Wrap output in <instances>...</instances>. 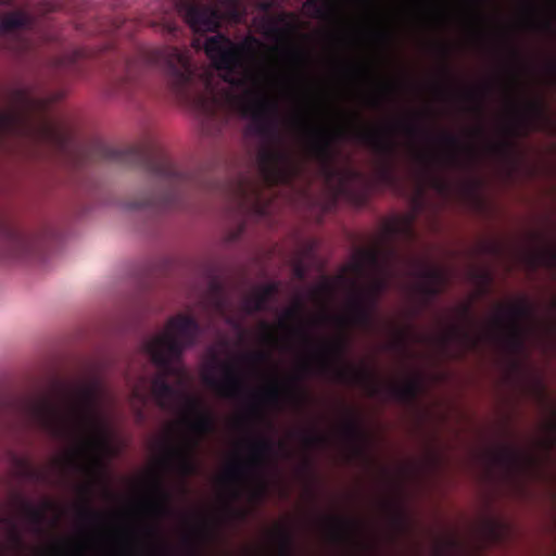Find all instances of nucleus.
<instances>
[{
  "label": "nucleus",
  "mask_w": 556,
  "mask_h": 556,
  "mask_svg": "<svg viewBox=\"0 0 556 556\" xmlns=\"http://www.w3.org/2000/svg\"><path fill=\"white\" fill-rule=\"evenodd\" d=\"M204 51L215 67L225 72L224 79L229 85L219 94L211 90L207 97H200L206 116L216 117L220 110H235L249 117V130L267 143L257 154L260 180L238 179L229 191L231 205L241 215L267 217L270 202L265 198L263 187L291 185L301 173V163L282 146L273 106L260 94L255 76L244 65L242 48L235 46L224 34H215L205 40Z\"/></svg>",
  "instance_id": "obj_1"
},
{
  "label": "nucleus",
  "mask_w": 556,
  "mask_h": 556,
  "mask_svg": "<svg viewBox=\"0 0 556 556\" xmlns=\"http://www.w3.org/2000/svg\"><path fill=\"white\" fill-rule=\"evenodd\" d=\"M54 389L68 400L66 416L52 396L28 399L24 406L39 428L74 443L66 459L72 468L96 475L103 466V455L111 448L110 424L102 408L106 387L102 378L94 376L75 388L54 382Z\"/></svg>",
  "instance_id": "obj_2"
},
{
  "label": "nucleus",
  "mask_w": 556,
  "mask_h": 556,
  "mask_svg": "<svg viewBox=\"0 0 556 556\" xmlns=\"http://www.w3.org/2000/svg\"><path fill=\"white\" fill-rule=\"evenodd\" d=\"M43 131L62 152H76L81 160H109L127 166H140L149 173L159 182V188L134 202L131 206L179 208L187 205V199L193 190L205 187L201 176L178 167L167 153L153 143L114 149L97 141L89 147H78L72 130L51 121H43Z\"/></svg>",
  "instance_id": "obj_3"
},
{
  "label": "nucleus",
  "mask_w": 556,
  "mask_h": 556,
  "mask_svg": "<svg viewBox=\"0 0 556 556\" xmlns=\"http://www.w3.org/2000/svg\"><path fill=\"white\" fill-rule=\"evenodd\" d=\"M301 124L305 127L308 139L305 144V151L309 159L315 160L326 180L337 178L338 189L346 192L349 184L354 178L362 177L361 172L353 167L339 169L336 166V160L339 156L337 147L340 138H354L365 147H369L376 154V178L382 185H394L395 177V156L399 146L388 129H364V127H355V129H337L331 130L323 125L313 123L309 116L301 119Z\"/></svg>",
  "instance_id": "obj_4"
},
{
  "label": "nucleus",
  "mask_w": 556,
  "mask_h": 556,
  "mask_svg": "<svg viewBox=\"0 0 556 556\" xmlns=\"http://www.w3.org/2000/svg\"><path fill=\"white\" fill-rule=\"evenodd\" d=\"M202 328L193 315L177 313L169 317L161 333L146 341L144 349L157 371L150 380V392L160 407L168 409L176 402L179 392L169 384V375L179 372L176 363L182 357L185 349L198 341Z\"/></svg>",
  "instance_id": "obj_5"
},
{
  "label": "nucleus",
  "mask_w": 556,
  "mask_h": 556,
  "mask_svg": "<svg viewBox=\"0 0 556 556\" xmlns=\"http://www.w3.org/2000/svg\"><path fill=\"white\" fill-rule=\"evenodd\" d=\"M349 350L346 338H338L332 341H324L315 357L319 363L321 371H331L332 377L341 383H354L362 386L369 395H380L387 391L388 395L402 403L416 402L421 389L422 380L419 376L408 378L402 384H380L376 374L369 368H355V366H338V363L344 361Z\"/></svg>",
  "instance_id": "obj_6"
},
{
  "label": "nucleus",
  "mask_w": 556,
  "mask_h": 556,
  "mask_svg": "<svg viewBox=\"0 0 556 556\" xmlns=\"http://www.w3.org/2000/svg\"><path fill=\"white\" fill-rule=\"evenodd\" d=\"M147 60L153 65L163 67L169 89L176 96L177 100H193V86L195 79V70L186 52H181L173 46L156 48L148 53Z\"/></svg>",
  "instance_id": "obj_7"
},
{
  "label": "nucleus",
  "mask_w": 556,
  "mask_h": 556,
  "mask_svg": "<svg viewBox=\"0 0 556 556\" xmlns=\"http://www.w3.org/2000/svg\"><path fill=\"white\" fill-rule=\"evenodd\" d=\"M338 283H349L352 289V295L349 302L350 314L348 317H334L336 321L339 325H349V323H352V325H358V327H374L368 285L361 287L356 280L348 279L345 273L338 275L336 280H321L319 285L311 289V296H333L337 292Z\"/></svg>",
  "instance_id": "obj_8"
},
{
  "label": "nucleus",
  "mask_w": 556,
  "mask_h": 556,
  "mask_svg": "<svg viewBox=\"0 0 556 556\" xmlns=\"http://www.w3.org/2000/svg\"><path fill=\"white\" fill-rule=\"evenodd\" d=\"M533 314L532 305L522 299L519 303H514L508 307H500L493 317L492 324L497 328H504V333L497 336V339L508 353L517 355L525 351L528 331L523 326V320L532 318Z\"/></svg>",
  "instance_id": "obj_9"
},
{
  "label": "nucleus",
  "mask_w": 556,
  "mask_h": 556,
  "mask_svg": "<svg viewBox=\"0 0 556 556\" xmlns=\"http://www.w3.org/2000/svg\"><path fill=\"white\" fill-rule=\"evenodd\" d=\"M350 268L355 271V274H359V276L366 274L368 269H371L372 271L367 283V288L370 301L371 319L375 325L380 299L391 283L393 270L381 263L378 250H362V252L356 254Z\"/></svg>",
  "instance_id": "obj_10"
},
{
  "label": "nucleus",
  "mask_w": 556,
  "mask_h": 556,
  "mask_svg": "<svg viewBox=\"0 0 556 556\" xmlns=\"http://www.w3.org/2000/svg\"><path fill=\"white\" fill-rule=\"evenodd\" d=\"M211 369H219L222 371L220 378H217L212 371H205L203 380L206 386L213 388L218 395L228 397V400H241L243 395H247L249 391L247 378H244L242 371L239 370L236 364L222 362L219 357L213 356Z\"/></svg>",
  "instance_id": "obj_11"
},
{
  "label": "nucleus",
  "mask_w": 556,
  "mask_h": 556,
  "mask_svg": "<svg viewBox=\"0 0 556 556\" xmlns=\"http://www.w3.org/2000/svg\"><path fill=\"white\" fill-rule=\"evenodd\" d=\"M413 275L417 280L410 286V292L421 308L429 306L434 298L440 296L450 280L446 270L440 266H422Z\"/></svg>",
  "instance_id": "obj_12"
},
{
  "label": "nucleus",
  "mask_w": 556,
  "mask_h": 556,
  "mask_svg": "<svg viewBox=\"0 0 556 556\" xmlns=\"http://www.w3.org/2000/svg\"><path fill=\"white\" fill-rule=\"evenodd\" d=\"M250 455L247 463H231L228 465L225 471V477L229 480H240V478L247 477L251 468H263L271 456L276 452V443L268 439V437H255L249 442Z\"/></svg>",
  "instance_id": "obj_13"
},
{
  "label": "nucleus",
  "mask_w": 556,
  "mask_h": 556,
  "mask_svg": "<svg viewBox=\"0 0 556 556\" xmlns=\"http://www.w3.org/2000/svg\"><path fill=\"white\" fill-rule=\"evenodd\" d=\"M198 444V441H187V443L177 445L168 437L163 442V464L173 466L182 477L193 475V472H197L194 452Z\"/></svg>",
  "instance_id": "obj_14"
},
{
  "label": "nucleus",
  "mask_w": 556,
  "mask_h": 556,
  "mask_svg": "<svg viewBox=\"0 0 556 556\" xmlns=\"http://www.w3.org/2000/svg\"><path fill=\"white\" fill-rule=\"evenodd\" d=\"M179 11L194 33L218 30L220 26L222 15L218 9L212 5H201L194 0H187L180 3Z\"/></svg>",
  "instance_id": "obj_15"
},
{
  "label": "nucleus",
  "mask_w": 556,
  "mask_h": 556,
  "mask_svg": "<svg viewBox=\"0 0 556 556\" xmlns=\"http://www.w3.org/2000/svg\"><path fill=\"white\" fill-rule=\"evenodd\" d=\"M18 97L22 105L20 113H14V111L0 113V141L5 134L17 130L18 126L27 119V114L31 110H46L50 102V100L33 99L28 92H23V90L18 92Z\"/></svg>",
  "instance_id": "obj_16"
},
{
  "label": "nucleus",
  "mask_w": 556,
  "mask_h": 556,
  "mask_svg": "<svg viewBox=\"0 0 556 556\" xmlns=\"http://www.w3.org/2000/svg\"><path fill=\"white\" fill-rule=\"evenodd\" d=\"M182 419L190 430L201 433V435L215 430L216 427L214 415L195 396H186Z\"/></svg>",
  "instance_id": "obj_17"
},
{
  "label": "nucleus",
  "mask_w": 556,
  "mask_h": 556,
  "mask_svg": "<svg viewBox=\"0 0 556 556\" xmlns=\"http://www.w3.org/2000/svg\"><path fill=\"white\" fill-rule=\"evenodd\" d=\"M440 141L448 147L445 160L454 166H469L476 159V149L472 146H464L457 135L453 132H442Z\"/></svg>",
  "instance_id": "obj_18"
},
{
  "label": "nucleus",
  "mask_w": 556,
  "mask_h": 556,
  "mask_svg": "<svg viewBox=\"0 0 556 556\" xmlns=\"http://www.w3.org/2000/svg\"><path fill=\"white\" fill-rule=\"evenodd\" d=\"M280 282L278 280H271L270 282H265L251 293L247 295L241 301L242 311L247 312V314H254V312L266 311L268 303L271 298L276 296L277 292H279Z\"/></svg>",
  "instance_id": "obj_19"
},
{
  "label": "nucleus",
  "mask_w": 556,
  "mask_h": 556,
  "mask_svg": "<svg viewBox=\"0 0 556 556\" xmlns=\"http://www.w3.org/2000/svg\"><path fill=\"white\" fill-rule=\"evenodd\" d=\"M549 122L547 108L542 99L529 100L519 114L517 126H521L529 130V128H543Z\"/></svg>",
  "instance_id": "obj_20"
},
{
  "label": "nucleus",
  "mask_w": 556,
  "mask_h": 556,
  "mask_svg": "<svg viewBox=\"0 0 556 556\" xmlns=\"http://www.w3.org/2000/svg\"><path fill=\"white\" fill-rule=\"evenodd\" d=\"M152 491L156 495L154 500L144 503L152 515L156 517H169L173 515L174 507L172 506L173 493L164 485V481L160 477H155L152 481Z\"/></svg>",
  "instance_id": "obj_21"
},
{
  "label": "nucleus",
  "mask_w": 556,
  "mask_h": 556,
  "mask_svg": "<svg viewBox=\"0 0 556 556\" xmlns=\"http://www.w3.org/2000/svg\"><path fill=\"white\" fill-rule=\"evenodd\" d=\"M457 341L465 351H468V349H476L478 344L481 341V338L479 336H475L470 329H467L465 326H458V324H454L450 327L448 331H446L443 336L440 338L441 344L444 346V349H447L450 342ZM460 353V355H464V353Z\"/></svg>",
  "instance_id": "obj_22"
},
{
  "label": "nucleus",
  "mask_w": 556,
  "mask_h": 556,
  "mask_svg": "<svg viewBox=\"0 0 556 556\" xmlns=\"http://www.w3.org/2000/svg\"><path fill=\"white\" fill-rule=\"evenodd\" d=\"M0 241H2L9 250H21V248L26 245L28 240L12 219L0 214Z\"/></svg>",
  "instance_id": "obj_23"
},
{
  "label": "nucleus",
  "mask_w": 556,
  "mask_h": 556,
  "mask_svg": "<svg viewBox=\"0 0 556 556\" xmlns=\"http://www.w3.org/2000/svg\"><path fill=\"white\" fill-rule=\"evenodd\" d=\"M329 527V536L333 541H353L357 529V521L351 518H340V516H330L327 518Z\"/></svg>",
  "instance_id": "obj_24"
},
{
  "label": "nucleus",
  "mask_w": 556,
  "mask_h": 556,
  "mask_svg": "<svg viewBox=\"0 0 556 556\" xmlns=\"http://www.w3.org/2000/svg\"><path fill=\"white\" fill-rule=\"evenodd\" d=\"M341 431L344 438L354 445L356 454H363V442L365 440V432L362 429L359 420H356V418L354 417L348 418L343 424Z\"/></svg>",
  "instance_id": "obj_25"
},
{
  "label": "nucleus",
  "mask_w": 556,
  "mask_h": 556,
  "mask_svg": "<svg viewBox=\"0 0 556 556\" xmlns=\"http://www.w3.org/2000/svg\"><path fill=\"white\" fill-rule=\"evenodd\" d=\"M17 502L24 517L33 525L40 527L46 521L47 510L51 507V502H43L41 506H34V504H30L27 500H22V497H18Z\"/></svg>",
  "instance_id": "obj_26"
},
{
  "label": "nucleus",
  "mask_w": 556,
  "mask_h": 556,
  "mask_svg": "<svg viewBox=\"0 0 556 556\" xmlns=\"http://www.w3.org/2000/svg\"><path fill=\"white\" fill-rule=\"evenodd\" d=\"M30 23L28 13L17 9L16 11H9L0 17V30L8 33V30H15V28H23Z\"/></svg>",
  "instance_id": "obj_27"
},
{
  "label": "nucleus",
  "mask_w": 556,
  "mask_h": 556,
  "mask_svg": "<svg viewBox=\"0 0 556 556\" xmlns=\"http://www.w3.org/2000/svg\"><path fill=\"white\" fill-rule=\"evenodd\" d=\"M275 536L278 544V556H292L295 553L294 536L287 526H277Z\"/></svg>",
  "instance_id": "obj_28"
},
{
  "label": "nucleus",
  "mask_w": 556,
  "mask_h": 556,
  "mask_svg": "<svg viewBox=\"0 0 556 556\" xmlns=\"http://www.w3.org/2000/svg\"><path fill=\"white\" fill-rule=\"evenodd\" d=\"M528 263L533 269L539 266H545L556 271V247L555 249L532 252L528 257Z\"/></svg>",
  "instance_id": "obj_29"
},
{
  "label": "nucleus",
  "mask_w": 556,
  "mask_h": 556,
  "mask_svg": "<svg viewBox=\"0 0 556 556\" xmlns=\"http://www.w3.org/2000/svg\"><path fill=\"white\" fill-rule=\"evenodd\" d=\"M208 295L215 311L224 312L228 305V298L225 287L220 280H211L208 286Z\"/></svg>",
  "instance_id": "obj_30"
},
{
  "label": "nucleus",
  "mask_w": 556,
  "mask_h": 556,
  "mask_svg": "<svg viewBox=\"0 0 556 556\" xmlns=\"http://www.w3.org/2000/svg\"><path fill=\"white\" fill-rule=\"evenodd\" d=\"M91 485H81L80 491L86 495V500L81 506L78 508V515L80 519L85 521H101L103 519V514L101 511H97L94 507L90 505L89 493L91 492Z\"/></svg>",
  "instance_id": "obj_31"
},
{
  "label": "nucleus",
  "mask_w": 556,
  "mask_h": 556,
  "mask_svg": "<svg viewBox=\"0 0 556 556\" xmlns=\"http://www.w3.org/2000/svg\"><path fill=\"white\" fill-rule=\"evenodd\" d=\"M305 301L303 296H298L294 303L288 307L279 319L280 327H286L287 320H303L305 314Z\"/></svg>",
  "instance_id": "obj_32"
},
{
  "label": "nucleus",
  "mask_w": 556,
  "mask_h": 556,
  "mask_svg": "<svg viewBox=\"0 0 556 556\" xmlns=\"http://www.w3.org/2000/svg\"><path fill=\"white\" fill-rule=\"evenodd\" d=\"M492 459L507 468H514L520 464V455L516 448L501 447L492 455Z\"/></svg>",
  "instance_id": "obj_33"
},
{
  "label": "nucleus",
  "mask_w": 556,
  "mask_h": 556,
  "mask_svg": "<svg viewBox=\"0 0 556 556\" xmlns=\"http://www.w3.org/2000/svg\"><path fill=\"white\" fill-rule=\"evenodd\" d=\"M417 160L424 165V168L427 173L431 175V185L434 189L440 190V192H446L450 189L448 184L441 179V177L433 176L432 174V162L434 157L432 155H427V153H418Z\"/></svg>",
  "instance_id": "obj_34"
},
{
  "label": "nucleus",
  "mask_w": 556,
  "mask_h": 556,
  "mask_svg": "<svg viewBox=\"0 0 556 556\" xmlns=\"http://www.w3.org/2000/svg\"><path fill=\"white\" fill-rule=\"evenodd\" d=\"M16 473L22 478H29V480H41L43 478V473L36 469L34 465H31L30 460L23 459V457H15L14 459Z\"/></svg>",
  "instance_id": "obj_35"
},
{
  "label": "nucleus",
  "mask_w": 556,
  "mask_h": 556,
  "mask_svg": "<svg viewBox=\"0 0 556 556\" xmlns=\"http://www.w3.org/2000/svg\"><path fill=\"white\" fill-rule=\"evenodd\" d=\"M139 81L138 78H136L134 70L128 68L124 76H121L114 85V90L117 93H130L132 91L134 87L138 86Z\"/></svg>",
  "instance_id": "obj_36"
},
{
  "label": "nucleus",
  "mask_w": 556,
  "mask_h": 556,
  "mask_svg": "<svg viewBox=\"0 0 556 556\" xmlns=\"http://www.w3.org/2000/svg\"><path fill=\"white\" fill-rule=\"evenodd\" d=\"M302 441L307 448H314V446H325L328 437H325L321 432H302Z\"/></svg>",
  "instance_id": "obj_37"
},
{
  "label": "nucleus",
  "mask_w": 556,
  "mask_h": 556,
  "mask_svg": "<svg viewBox=\"0 0 556 556\" xmlns=\"http://www.w3.org/2000/svg\"><path fill=\"white\" fill-rule=\"evenodd\" d=\"M131 397L138 404L137 410L140 416H143V408L149 401V394L142 387H135L131 390Z\"/></svg>",
  "instance_id": "obj_38"
},
{
  "label": "nucleus",
  "mask_w": 556,
  "mask_h": 556,
  "mask_svg": "<svg viewBox=\"0 0 556 556\" xmlns=\"http://www.w3.org/2000/svg\"><path fill=\"white\" fill-rule=\"evenodd\" d=\"M268 492V485L264 477H257L255 486L250 491L252 501H264Z\"/></svg>",
  "instance_id": "obj_39"
},
{
  "label": "nucleus",
  "mask_w": 556,
  "mask_h": 556,
  "mask_svg": "<svg viewBox=\"0 0 556 556\" xmlns=\"http://www.w3.org/2000/svg\"><path fill=\"white\" fill-rule=\"evenodd\" d=\"M289 393L296 402H304L306 393L301 387V378H293L289 383Z\"/></svg>",
  "instance_id": "obj_40"
},
{
  "label": "nucleus",
  "mask_w": 556,
  "mask_h": 556,
  "mask_svg": "<svg viewBox=\"0 0 556 556\" xmlns=\"http://www.w3.org/2000/svg\"><path fill=\"white\" fill-rule=\"evenodd\" d=\"M332 0H306L308 9H313L317 16H324L327 14L331 7Z\"/></svg>",
  "instance_id": "obj_41"
},
{
  "label": "nucleus",
  "mask_w": 556,
  "mask_h": 556,
  "mask_svg": "<svg viewBox=\"0 0 556 556\" xmlns=\"http://www.w3.org/2000/svg\"><path fill=\"white\" fill-rule=\"evenodd\" d=\"M492 150L494 152H497V154H503L504 156H509L511 154V151L514 150V143L509 141V139H504V141H500L498 143H493L491 146Z\"/></svg>",
  "instance_id": "obj_42"
},
{
  "label": "nucleus",
  "mask_w": 556,
  "mask_h": 556,
  "mask_svg": "<svg viewBox=\"0 0 556 556\" xmlns=\"http://www.w3.org/2000/svg\"><path fill=\"white\" fill-rule=\"evenodd\" d=\"M281 395V387L279 382H274L270 384V387H267L264 390V396L266 400H270V402H277V400H280Z\"/></svg>",
  "instance_id": "obj_43"
},
{
  "label": "nucleus",
  "mask_w": 556,
  "mask_h": 556,
  "mask_svg": "<svg viewBox=\"0 0 556 556\" xmlns=\"http://www.w3.org/2000/svg\"><path fill=\"white\" fill-rule=\"evenodd\" d=\"M308 273V268L304 265L303 261H295L293 265V276L298 278V280H305Z\"/></svg>",
  "instance_id": "obj_44"
},
{
  "label": "nucleus",
  "mask_w": 556,
  "mask_h": 556,
  "mask_svg": "<svg viewBox=\"0 0 556 556\" xmlns=\"http://www.w3.org/2000/svg\"><path fill=\"white\" fill-rule=\"evenodd\" d=\"M193 532L195 533V535H199L200 538L207 539L211 538L213 530L211 526H208L207 521H201L199 526H195Z\"/></svg>",
  "instance_id": "obj_45"
},
{
  "label": "nucleus",
  "mask_w": 556,
  "mask_h": 556,
  "mask_svg": "<svg viewBox=\"0 0 556 556\" xmlns=\"http://www.w3.org/2000/svg\"><path fill=\"white\" fill-rule=\"evenodd\" d=\"M475 278L480 281L482 288H488L493 280L490 270H476Z\"/></svg>",
  "instance_id": "obj_46"
},
{
  "label": "nucleus",
  "mask_w": 556,
  "mask_h": 556,
  "mask_svg": "<svg viewBox=\"0 0 556 556\" xmlns=\"http://www.w3.org/2000/svg\"><path fill=\"white\" fill-rule=\"evenodd\" d=\"M291 331L294 332V334H298L300 339H302V341L306 342L307 344H312V342H314L309 331H307L306 327L302 326V324L300 326L293 327Z\"/></svg>",
  "instance_id": "obj_47"
},
{
  "label": "nucleus",
  "mask_w": 556,
  "mask_h": 556,
  "mask_svg": "<svg viewBox=\"0 0 556 556\" xmlns=\"http://www.w3.org/2000/svg\"><path fill=\"white\" fill-rule=\"evenodd\" d=\"M466 96H467V98H469V100H475L477 110L479 112H481V110L483 108L482 106V98H483L482 90H467Z\"/></svg>",
  "instance_id": "obj_48"
},
{
  "label": "nucleus",
  "mask_w": 556,
  "mask_h": 556,
  "mask_svg": "<svg viewBox=\"0 0 556 556\" xmlns=\"http://www.w3.org/2000/svg\"><path fill=\"white\" fill-rule=\"evenodd\" d=\"M261 328H262V338L264 339V341H274L275 336H274L273 326H270V324H267V321H262Z\"/></svg>",
  "instance_id": "obj_49"
},
{
  "label": "nucleus",
  "mask_w": 556,
  "mask_h": 556,
  "mask_svg": "<svg viewBox=\"0 0 556 556\" xmlns=\"http://www.w3.org/2000/svg\"><path fill=\"white\" fill-rule=\"evenodd\" d=\"M459 314L467 323H475L471 305H463V307L459 308Z\"/></svg>",
  "instance_id": "obj_50"
},
{
  "label": "nucleus",
  "mask_w": 556,
  "mask_h": 556,
  "mask_svg": "<svg viewBox=\"0 0 556 556\" xmlns=\"http://www.w3.org/2000/svg\"><path fill=\"white\" fill-rule=\"evenodd\" d=\"M282 52L294 63H304V55L296 52V50H289L288 48V50H282Z\"/></svg>",
  "instance_id": "obj_51"
},
{
  "label": "nucleus",
  "mask_w": 556,
  "mask_h": 556,
  "mask_svg": "<svg viewBox=\"0 0 556 556\" xmlns=\"http://www.w3.org/2000/svg\"><path fill=\"white\" fill-rule=\"evenodd\" d=\"M403 130L406 131L408 136H417L419 131H426L425 129H421V127H418V125H414V123H404Z\"/></svg>",
  "instance_id": "obj_52"
},
{
  "label": "nucleus",
  "mask_w": 556,
  "mask_h": 556,
  "mask_svg": "<svg viewBox=\"0 0 556 556\" xmlns=\"http://www.w3.org/2000/svg\"><path fill=\"white\" fill-rule=\"evenodd\" d=\"M243 357L249 358V361H256V363H258V361H266V358H268V354H266V352H255L254 354H247Z\"/></svg>",
  "instance_id": "obj_53"
},
{
  "label": "nucleus",
  "mask_w": 556,
  "mask_h": 556,
  "mask_svg": "<svg viewBox=\"0 0 556 556\" xmlns=\"http://www.w3.org/2000/svg\"><path fill=\"white\" fill-rule=\"evenodd\" d=\"M148 533H149V535H152V538H156V539L162 538L159 526H150V528H148Z\"/></svg>",
  "instance_id": "obj_54"
},
{
  "label": "nucleus",
  "mask_w": 556,
  "mask_h": 556,
  "mask_svg": "<svg viewBox=\"0 0 556 556\" xmlns=\"http://www.w3.org/2000/svg\"><path fill=\"white\" fill-rule=\"evenodd\" d=\"M231 515H236L237 517H247V511H243V509H235L232 506L226 507Z\"/></svg>",
  "instance_id": "obj_55"
},
{
  "label": "nucleus",
  "mask_w": 556,
  "mask_h": 556,
  "mask_svg": "<svg viewBox=\"0 0 556 556\" xmlns=\"http://www.w3.org/2000/svg\"><path fill=\"white\" fill-rule=\"evenodd\" d=\"M227 4L233 10L235 14H238L239 0H226Z\"/></svg>",
  "instance_id": "obj_56"
},
{
  "label": "nucleus",
  "mask_w": 556,
  "mask_h": 556,
  "mask_svg": "<svg viewBox=\"0 0 556 556\" xmlns=\"http://www.w3.org/2000/svg\"><path fill=\"white\" fill-rule=\"evenodd\" d=\"M555 444H556L555 437H549V439H547V441H546L547 448H553V446H555Z\"/></svg>",
  "instance_id": "obj_57"
},
{
  "label": "nucleus",
  "mask_w": 556,
  "mask_h": 556,
  "mask_svg": "<svg viewBox=\"0 0 556 556\" xmlns=\"http://www.w3.org/2000/svg\"><path fill=\"white\" fill-rule=\"evenodd\" d=\"M12 527H13V538L16 541H22V536H21V534H18L16 526H14V523H12Z\"/></svg>",
  "instance_id": "obj_58"
},
{
  "label": "nucleus",
  "mask_w": 556,
  "mask_h": 556,
  "mask_svg": "<svg viewBox=\"0 0 556 556\" xmlns=\"http://www.w3.org/2000/svg\"><path fill=\"white\" fill-rule=\"evenodd\" d=\"M319 106L320 102H318V100H311V108H313L314 110H319Z\"/></svg>",
  "instance_id": "obj_59"
},
{
  "label": "nucleus",
  "mask_w": 556,
  "mask_h": 556,
  "mask_svg": "<svg viewBox=\"0 0 556 556\" xmlns=\"http://www.w3.org/2000/svg\"><path fill=\"white\" fill-rule=\"evenodd\" d=\"M159 552H160V556H169L168 552L165 551L164 546H161L159 548Z\"/></svg>",
  "instance_id": "obj_60"
},
{
  "label": "nucleus",
  "mask_w": 556,
  "mask_h": 556,
  "mask_svg": "<svg viewBox=\"0 0 556 556\" xmlns=\"http://www.w3.org/2000/svg\"><path fill=\"white\" fill-rule=\"evenodd\" d=\"M270 3H268V1H262L261 2V8L264 9V10H267V9H270Z\"/></svg>",
  "instance_id": "obj_61"
},
{
  "label": "nucleus",
  "mask_w": 556,
  "mask_h": 556,
  "mask_svg": "<svg viewBox=\"0 0 556 556\" xmlns=\"http://www.w3.org/2000/svg\"><path fill=\"white\" fill-rule=\"evenodd\" d=\"M191 555H192V556H202V555L200 554V552L198 551V548H195V546H192V548H191Z\"/></svg>",
  "instance_id": "obj_62"
},
{
  "label": "nucleus",
  "mask_w": 556,
  "mask_h": 556,
  "mask_svg": "<svg viewBox=\"0 0 556 556\" xmlns=\"http://www.w3.org/2000/svg\"><path fill=\"white\" fill-rule=\"evenodd\" d=\"M543 26H544L545 28H547L548 30H553V26H552L551 22H544V23H543Z\"/></svg>",
  "instance_id": "obj_63"
},
{
  "label": "nucleus",
  "mask_w": 556,
  "mask_h": 556,
  "mask_svg": "<svg viewBox=\"0 0 556 556\" xmlns=\"http://www.w3.org/2000/svg\"><path fill=\"white\" fill-rule=\"evenodd\" d=\"M551 70H552V72H553V74L555 76V79H556V64H552Z\"/></svg>",
  "instance_id": "obj_64"
}]
</instances>
